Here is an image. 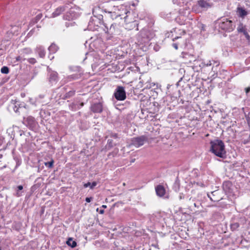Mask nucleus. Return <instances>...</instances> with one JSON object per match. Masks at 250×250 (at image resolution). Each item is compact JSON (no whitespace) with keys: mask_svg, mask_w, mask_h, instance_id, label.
<instances>
[{"mask_svg":"<svg viewBox=\"0 0 250 250\" xmlns=\"http://www.w3.org/2000/svg\"><path fill=\"white\" fill-rule=\"evenodd\" d=\"M210 151L215 156L222 159H225L227 157L225 144L222 140L219 139L214 140L210 141Z\"/></svg>","mask_w":250,"mask_h":250,"instance_id":"obj_1","label":"nucleus"},{"mask_svg":"<svg viewBox=\"0 0 250 250\" xmlns=\"http://www.w3.org/2000/svg\"><path fill=\"white\" fill-rule=\"evenodd\" d=\"M154 36V33L148 28H143L136 36L138 43L145 44L149 42Z\"/></svg>","mask_w":250,"mask_h":250,"instance_id":"obj_2","label":"nucleus"},{"mask_svg":"<svg viewBox=\"0 0 250 250\" xmlns=\"http://www.w3.org/2000/svg\"><path fill=\"white\" fill-rule=\"evenodd\" d=\"M217 23L218 24V27L225 32H231L235 28V25L231 20L225 18H222L217 20Z\"/></svg>","mask_w":250,"mask_h":250,"instance_id":"obj_3","label":"nucleus"},{"mask_svg":"<svg viewBox=\"0 0 250 250\" xmlns=\"http://www.w3.org/2000/svg\"><path fill=\"white\" fill-rule=\"evenodd\" d=\"M223 189L226 194L228 195L231 200L236 198L235 191L237 190L236 188L233 185L230 181H225L222 186Z\"/></svg>","mask_w":250,"mask_h":250,"instance_id":"obj_4","label":"nucleus"},{"mask_svg":"<svg viewBox=\"0 0 250 250\" xmlns=\"http://www.w3.org/2000/svg\"><path fill=\"white\" fill-rule=\"evenodd\" d=\"M148 138L146 135H141L138 137H133L131 140V143L129 146H133L136 147H139L148 142Z\"/></svg>","mask_w":250,"mask_h":250,"instance_id":"obj_5","label":"nucleus"},{"mask_svg":"<svg viewBox=\"0 0 250 250\" xmlns=\"http://www.w3.org/2000/svg\"><path fill=\"white\" fill-rule=\"evenodd\" d=\"M72 3H69V8H67V11L63 16V19L70 21L76 19L78 16V13L76 11V8L72 6Z\"/></svg>","mask_w":250,"mask_h":250,"instance_id":"obj_6","label":"nucleus"},{"mask_svg":"<svg viewBox=\"0 0 250 250\" xmlns=\"http://www.w3.org/2000/svg\"><path fill=\"white\" fill-rule=\"evenodd\" d=\"M114 97L118 101L125 100L126 98L125 87L122 86H117L114 93Z\"/></svg>","mask_w":250,"mask_h":250,"instance_id":"obj_7","label":"nucleus"},{"mask_svg":"<svg viewBox=\"0 0 250 250\" xmlns=\"http://www.w3.org/2000/svg\"><path fill=\"white\" fill-rule=\"evenodd\" d=\"M104 23L103 21V16L99 14L97 16L94 15L93 17H92L89 22V26H99L100 25L103 24Z\"/></svg>","mask_w":250,"mask_h":250,"instance_id":"obj_8","label":"nucleus"},{"mask_svg":"<svg viewBox=\"0 0 250 250\" xmlns=\"http://www.w3.org/2000/svg\"><path fill=\"white\" fill-rule=\"evenodd\" d=\"M47 70L48 71L47 79L49 83L52 85L56 83L58 81V73L52 70L49 67H47Z\"/></svg>","mask_w":250,"mask_h":250,"instance_id":"obj_9","label":"nucleus"},{"mask_svg":"<svg viewBox=\"0 0 250 250\" xmlns=\"http://www.w3.org/2000/svg\"><path fill=\"white\" fill-rule=\"evenodd\" d=\"M24 122L26 125L31 130L35 129L38 125V123L36 121L35 118L30 116H28L26 119H24Z\"/></svg>","mask_w":250,"mask_h":250,"instance_id":"obj_10","label":"nucleus"},{"mask_svg":"<svg viewBox=\"0 0 250 250\" xmlns=\"http://www.w3.org/2000/svg\"><path fill=\"white\" fill-rule=\"evenodd\" d=\"M90 110L94 113H101L103 110V105L102 103L93 102L90 107Z\"/></svg>","mask_w":250,"mask_h":250,"instance_id":"obj_11","label":"nucleus"},{"mask_svg":"<svg viewBox=\"0 0 250 250\" xmlns=\"http://www.w3.org/2000/svg\"><path fill=\"white\" fill-rule=\"evenodd\" d=\"M197 4L204 10L210 8L213 5V2L210 0H199L197 1Z\"/></svg>","mask_w":250,"mask_h":250,"instance_id":"obj_12","label":"nucleus"},{"mask_svg":"<svg viewBox=\"0 0 250 250\" xmlns=\"http://www.w3.org/2000/svg\"><path fill=\"white\" fill-rule=\"evenodd\" d=\"M104 26L106 29V30L104 29L105 32L110 35L117 34L119 32L118 25L116 23L111 24L109 28H108L106 25H104Z\"/></svg>","mask_w":250,"mask_h":250,"instance_id":"obj_13","label":"nucleus"},{"mask_svg":"<svg viewBox=\"0 0 250 250\" xmlns=\"http://www.w3.org/2000/svg\"><path fill=\"white\" fill-rule=\"evenodd\" d=\"M68 86L67 85L64 86L62 88V89L63 91L66 92V93L62 97V99L63 100H65L68 98H70L75 94V90L73 88H71L70 90H68Z\"/></svg>","mask_w":250,"mask_h":250,"instance_id":"obj_14","label":"nucleus"},{"mask_svg":"<svg viewBox=\"0 0 250 250\" xmlns=\"http://www.w3.org/2000/svg\"><path fill=\"white\" fill-rule=\"evenodd\" d=\"M69 3H66L56 8L55 11L52 13V17H57L60 15L63 12L67 11V8H69Z\"/></svg>","mask_w":250,"mask_h":250,"instance_id":"obj_15","label":"nucleus"},{"mask_svg":"<svg viewBox=\"0 0 250 250\" xmlns=\"http://www.w3.org/2000/svg\"><path fill=\"white\" fill-rule=\"evenodd\" d=\"M219 192L220 191L219 190H215L209 194H208V196L212 201L218 202L222 199V198L218 196V194Z\"/></svg>","mask_w":250,"mask_h":250,"instance_id":"obj_16","label":"nucleus"},{"mask_svg":"<svg viewBox=\"0 0 250 250\" xmlns=\"http://www.w3.org/2000/svg\"><path fill=\"white\" fill-rule=\"evenodd\" d=\"M155 191L156 195L160 197H164L166 192L165 188L161 185H158L155 187Z\"/></svg>","mask_w":250,"mask_h":250,"instance_id":"obj_17","label":"nucleus"},{"mask_svg":"<svg viewBox=\"0 0 250 250\" xmlns=\"http://www.w3.org/2000/svg\"><path fill=\"white\" fill-rule=\"evenodd\" d=\"M236 12L238 16L242 18H244L248 14L246 9L242 7H238Z\"/></svg>","mask_w":250,"mask_h":250,"instance_id":"obj_18","label":"nucleus"},{"mask_svg":"<svg viewBox=\"0 0 250 250\" xmlns=\"http://www.w3.org/2000/svg\"><path fill=\"white\" fill-rule=\"evenodd\" d=\"M23 189V186L22 185H19L17 187L16 189V192L15 193V196L16 197H19L22 195V193L23 192L22 190Z\"/></svg>","mask_w":250,"mask_h":250,"instance_id":"obj_19","label":"nucleus"},{"mask_svg":"<svg viewBox=\"0 0 250 250\" xmlns=\"http://www.w3.org/2000/svg\"><path fill=\"white\" fill-rule=\"evenodd\" d=\"M66 244L72 248L76 247L77 246L76 242L74 241L72 238H69L67 239L66 241Z\"/></svg>","mask_w":250,"mask_h":250,"instance_id":"obj_20","label":"nucleus"},{"mask_svg":"<svg viewBox=\"0 0 250 250\" xmlns=\"http://www.w3.org/2000/svg\"><path fill=\"white\" fill-rule=\"evenodd\" d=\"M237 29L239 33H243L244 34L245 32H247L246 26L244 25L241 22L239 24Z\"/></svg>","mask_w":250,"mask_h":250,"instance_id":"obj_21","label":"nucleus"},{"mask_svg":"<svg viewBox=\"0 0 250 250\" xmlns=\"http://www.w3.org/2000/svg\"><path fill=\"white\" fill-rule=\"evenodd\" d=\"M32 53V50L29 48H25L21 50V54L25 58L26 56Z\"/></svg>","mask_w":250,"mask_h":250,"instance_id":"obj_22","label":"nucleus"},{"mask_svg":"<svg viewBox=\"0 0 250 250\" xmlns=\"http://www.w3.org/2000/svg\"><path fill=\"white\" fill-rule=\"evenodd\" d=\"M58 49V46L54 43H52L48 47V50L51 53H55L57 51Z\"/></svg>","mask_w":250,"mask_h":250,"instance_id":"obj_23","label":"nucleus"},{"mask_svg":"<svg viewBox=\"0 0 250 250\" xmlns=\"http://www.w3.org/2000/svg\"><path fill=\"white\" fill-rule=\"evenodd\" d=\"M116 144L113 143V141L111 139H108L106 146V148L108 149H110L113 146H115Z\"/></svg>","mask_w":250,"mask_h":250,"instance_id":"obj_24","label":"nucleus"},{"mask_svg":"<svg viewBox=\"0 0 250 250\" xmlns=\"http://www.w3.org/2000/svg\"><path fill=\"white\" fill-rule=\"evenodd\" d=\"M42 15L41 13L38 14L34 19L31 21V23L35 24L38 22V21L42 18Z\"/></svg>","mask_w":250,"mask_h":250,"instance_id":"obj_25","label":"nucleus"},{"mask_svg":"<svg viewBox=\"0 0 250 250\" xmlns=\"http://www.w3.org/2000/svg\"><path fill=\"white\" fill-rule=\"evenodd\" d=\"M97 183L96 182H93L92 183L90 182H87L84 184L83 186L84 188L90 187L91 189H93L96 185Z\"/></svg>","mask_w":250,"mask_h":250,"instance_id":"obj_26","label":"nucleus"},{"mask_svg":"<svg viewBox=\"0 0 250 250\" xmlns=\"http://www.w3.org/2000/svg\"><path fill=\"white\" fill-rule=\"evenodd\" d=\"M38 53L39 56L41 58H44L45 55V52L43 48L42 47H39L38 49Z\"/></svg>","mask_w":250,"mask_h":250,"instance_id":"obj_27","label":"nucleus"},{"mask_svg":"<svg viewBox=\"0 0 250 250\" xmlns=\"http://www.w3.org/2000/svg\"><path fill=\"white\" fill-rule=\"evenodd\" d=\"M180 188V182H179V181L177 179L174 184H173V189L175 191H178L179 190Z\"/></svg>","mask_w":250,"mask_h":250,"instance_id":"obj_28","label":"nucleus"},{"mask_svg":"<svg viewBox=\"0 0 250 250\" xmlns=\"http://www.w3.org/2000/svg\"><path fill=\"white\" fill-rule=\"evenodd\" d=\"M239 224L237 222H234L230 224V229L232 231H235L239 227Z\"/></svg>","mask_w":250,"mask_h":250,"instance_id":"obj_29","label":"nucleus"},{"mask_svg":"<svg viewBox=\"0 0 250 250\" xmlns=\"http://www.w3.org/2000/svg\"><path fill=\"white\" fill-rule=\"evenodd\" d=\"M212 61V70L214 71V72H215V71H217L216 69L215 70H214L216 67H217L218 66H219V64H220V62L218 61H214V60H211Z\"/></svg>","mask_w":250,"mask_h":250,"instance_id":"obj_30","label":"nucleus"},{"mask_svg":"<svg viewBox=\"0 0 250 250\" xmlns=\"http://www.w3.org/2000/svg\"><path fill=\"white\" fill-rule=\"evenodd\" d=\"M0 71L3 74H7L9 72V69L7 66H4L1 68Z\"/></svg>","mask_w":250,"mask_h":250,"instance_id":"obj_31","label":"nucleus"},{"mask_svg":"<svg viewBox=\"0 0 250 250\" xmlns=\"http://www.w3.org/2000/svg\"><path fill=\"white\" fill-rule=\"evenodd\" d=\"M54 164V161L53 160H51L49 162H45L44 163V165L46 167H48V168H52Z\"/></svg>","mask_w":250,"mask_h":250,"instance_id":"obj_32","label":"nucleus"},{"mask_svg":"<svg viewBox=\"0 0 250 250\" xmlns=\"http://www.w3.org/2000/svg\"><path fill=\"white\" fill-rule=\"evenodd\" d=\"M66 27L68 28L70 26H74L75 25V22L74 21H67L65 23Z\"/></svg>","mask_w":250,"mask_h":250,"instance_id":"obj_33","label":"nucleus"},{"mask_svg":"<svg viewBox=\"0 0 250 250\" xmlns=\"http://www.w3.org/2000/svg\"><path fill=\"white\" fill-rule=\"evenodd\" d=\"M16 60L17 62H19V61L22 62V61L25 60L26 58H24L23 56H22V55L21 54H20V56H19L16 58Z\"/></svg>","mask_w":250,"mask_h":250,"instance_id":"obj_34","label":"nucleus"},{"mask_svg":"<svg viewBox=\"0 0 250 250\" xmlns=\"http://www.w3.org/2000/svg\"><path fill=\"white\" fill-rule=\"evenodd\" d=\"M111 13V17L113 19L114 18H117L119 17H120L121 16V14H118L116 13L115 12H110Z\"/></svg>","mask_w":250,"mask_h":250,"instance_id":"obj_35","label":"nucleus"},{"mask_svg":"<svg viewBox=\"0 0 250 250\" xmlns=\"http://www.w3.org/2000/svg\"><path fill=\"white\" fill-rule=\"evenodd\" d=\"M27 61L29 63L32 64H35L37 62L36 59L33 58L28 59L27 60Z\"/></svg>","mask_w":250,"mask_h":250,"instance_id":"obj_36","label":"nucleus"},{"mask_svg":"<svg viewBox=\"0 0 250 250\" xmlns=\"http://www.w3.org/2000/svg\"><path fill=\"white\" fill-rule=\"evenodd\" d=\"M109 136L114 139L118 138V134L115 133L110 132L109 134Z\"/></svg>","mask_w":250,"mask_h":250,"instance_id":"obj_37","label":"nucleus"},{"mask_svg":"<svg viewBox=\"0 0 250 250\" xmlns=\"http://www.w3.org/2000/svg\"><path fill=\"white\" fill-rule=\"evenodd\" d=\"M13 104H15V106L13 107L14 110L16 112H18L19 108V107H20V105H19L18 104L17 105L16 103L15 102H14Z\"/></svg>","mask_w":250,"mask_h":250,"instance_id":"obj_38","label":"nucleus"},{"mask_svg":"<svg viewBox=\"0 0 250 250\" xmlns=\"http://www.w3.org/2000/svg\"><path fill=\"white\" fill-rule=\"evenodd\" d=\"M4 138L2 136H0V146L3 144Z\"/></svg>","mask_w":250,"mask_h":250,"instance_id":"obj_39","label":"nucleus"},{"mask_svg":"<svg viewBox=\"0 0 250 250\" xmlns=\"http://www.w3.org/2000/svg\"><path fill=\"white\" fill-rule=\"evenodd\" d=\"M178 45H179V43H172V46L175 49H178Z\"/></svg>","mask_w":250,"mask_h":250,"instance_id":"obj_40","label":"nucleus"},{"mask_svg":"<svg viewBox=\"0 0 250 250\" xmlns=\"http://www.w3.org/2000/svg\"><path fill=\"white\" fill-rule=\"evenodd\" d=\"M92 199V197H86L85 198V201L87 203H89L91 201Z\"/></svg>","mask_w":250,"mask_h":250,"instance_id":"obj_41","label":"nucleus"},{"mask_svg":"<svg viewBox=\"0 0 250 250\" xmlns=\"http://www.w3.org/2000/svg\"><path fill=\"white\" fill-rule=\"evenodd\" d=\"M243 34L245 35V37H246L247 39H250V35H249V34H248V32H247H247H245V33H244Z\"/></svg>","mask_w":250,"mask_h":250,"instance_id":"obj_42","label":"nucleus"},{"mask_svg":"<svg viewBox=\"0 0 250 250\" xmlns=\"http://www.w3.org/2000/svg\"><path fill=\"white\" fill-rule=\"evenodd\" d=\"M183 58H192V56H190V55L188 54H185L184 56H183Z\"/></svg>","mask_w":250,"mask_h":250,"instance_id":"obj_43","label":"nucleus"},{"mask_svg":"<svg viewBox=\"0 0 250 250\" xmlns=\"http://www.w3.org/2000/svg\"><path fill=\"white\" fill-rule=\"evenodd\" d=\"M70 78L73 80L77 79L78 78V76L77 75H73L70 76Z\"/></svg>","mask_w":250,"mask_h":250,"instance_id":"obj_44","label":"nucleus"},{"mask_svg":"<svg viewBox=\"0 0 250 250\" xmlns=\"http://www.w3.org/2000/svg\"><path fill=\"white\" fill-rule=\"evenodd\" d=\"M97 211L99 212L100 214H103L104 212V209H100L98 208L97 209Z\"/></svg>","mask_w":250,"mask_h":250,"instance_id":"obj_45","label":"nucleus"},{"mask_svg":"<svg viewBox=\"0 0 250 250\" xmlns=\"http://www.w3.org/2000/svg\"><path fill=\"white\" fill-rule=\"evenodd\" d=\"M205 65L207 66H211L212 65V61L211 60V61H209L207 64H205Z\"/></svg>","mask_w":250,"mask_h":250,"instance_id":"obj_46","label":"nucleus"},{"mask_svg":"<svg viewBox=\"0 0 250 250\" xmlns=\"http://www.w3.org/2000/svg\"><path fill=\"white\" fill-rule=\"evenodd\" d=\"M245 92L246 94H248L249 92H250V87H248L245 88Z\"/></svg>","mask_w":250,"mask_h":250,"instance_id":"obj_47","label":"nucleus"},{"mask_svg":"<svg viewBox=\"0 0 250 250\" xmlns=\"http://www.w3.org/2000/svg\"><path fill=\"white\" fill-rule=\"evenodd\" d=\"M74 106H75V104L74 103H72L69 105L70 108H71L72 110H73Z\"/></svg>","mask_w":250,"mask_h":250,"instance_id":"obj_48","label":"nucleus"},{"mask_svg":"<svg viewBox=\"0 0 250 250\" xmlns=\"http://www.w3.org/2000/svg\"><path fill=\"white\" fill-rule=\"evenodd\" d=\"M180 37H178V36H177V37H175V38H174L173 39V41H175V40H177V39H180Z\"/></svg>","mask_w":250,"mask_h":250,"instance_id":"obj_49","label":"nucleus"},{"mask_svg":"<svg viewBox=\"0 0 250 250\" xmlns=\"http://www.w3.org/2000/svg\"><path fill=\"white\" fill-rule=\"evenodd\" d=\"M83 105H84L83 103H81L80 104V106H81V107L83 106Z\"/></svg>","mask_w":250,"mask_h":250,"instance_id":"obj_50","label":"nucleus"},{"mask_svg":"<svg viewBox=\"0 0 250 250\" xmlns=\"http://www.w3.org/2000/svg\"><path fill=\"white\" fill-rule=\"evenodd\" d=\"M135 159H133L131 160V163H133L135 162Z\"/></svg>","mask_w":250,"mask_h":250,"instance_id":"obj_51","label":"nucleus"},{"mask_svg":"<svg viewBox=\"0 0 250 250\" xmlns=\"http://www.w3.org/2000/svg\"><path fill=\"white\" fill-rule=\"evenodd\" d=\"M39 186H40V185H38L37 184V185H34V186L33 187V188H35V187H39Z\"/></svg>","mask_w":250,"mask_h":250,"instance_id":"obj_52","label":"nucleus"},{"mask_svg":"<svg viewBox=\"0 0 250 250\" xmlns=\"http://www.w3.org/2000/svg\"><path fill=\"white\" fill-rule=\"evenodd\" d=\"M102 208H106V206H105V205H103V206H102Z\"/></svg>","mask_w":250,"mask_h":250,"instance_id":"obj_53","label":"nucleus"},{"mask_svg":"<svg viewBox=\"0 0 250 250\" xmlns=\"http://www.w3.org/2000/svg\"><path fill=\"white\" fill-rule=\"evenodd\" d=\"M181 101L182 104H184V101L182 100H181Z\"/></svg>","mask_w":250,"mask_h":250,"instance_id":"obj_54","label":"nucleus"},{"mask_svg":"<svg viewBox=\"0 0 250 250\" xmlns=\"http://www.w3.org/2000/svg\"><path fill=\"white\" fill-rule=\"evenodd\" d=\"M194 206L195 207H196V203H194Z\"/></svg>","mask_w":250,"mask_h":250,"instance_id":"obj_55","label":"nucleus"},{"mask_svg":"<svg viewBox=\"0 0 250 250\" xmlns=\"http://www.w3.org/2000/svg\"><path fill=\"white\" fill-rule=\"evenodd\" d=\"M178 93H179V94H180V93H181V92H180V90H179V91H178Z\"/></svg>","mask_w":250,"mask_h":250,"instance_id":"obj_56","label":"nucleus"},{"mask_svg":"<svg viewBox=\"0 0 250 250\" xmlns=\"http://www.w3.org/2000/svg\"><path fill=\"white\" fill-rule=\"evenodd\" d=\"M0 250H1V247L0 246Z\"/></svg>","mask_w":250,"mask_h":250,"instance_id":"obj_57","label":"nucleus"},{"mask_svg":"<svg viewBox=\"0 0 250 250\" xmlns=\"http://www.w3.org/2000/svg\"><path fill=\"white\" fill-rule=\"evenodd\" d=\"M191 62V60H189V62Z\"/></svg>","mask_w":250,"mask_h":250,"instance_id":"obj_58","label":"nucleus"},{"mask_svg":"<svg viewBox=\"0 0 250 250\" xmlns=\"http://www.w3.org/2000/svg\"><path fill=\"white\" fill-rule=\"evenodd\" d=\"M187 250H189V249H187Z\"/></svg>","mask_w":250,"mask_h":250,"instance_id":"obj_59","label":"nucleus"}]
</instances>
